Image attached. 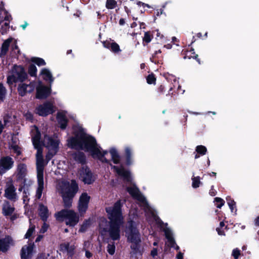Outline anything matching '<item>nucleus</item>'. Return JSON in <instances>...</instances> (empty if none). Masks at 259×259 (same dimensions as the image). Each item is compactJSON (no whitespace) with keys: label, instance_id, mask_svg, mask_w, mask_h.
I'll use <instances>...</instances> for the list:
<instances>
[{"label":"nucleus","instance_id":"nucleus-54","mask_svg":"<svg viewBox=\"0 0 259 259\" xmlns=\"http://www.w3.org/2000/svg\"><path fill=\"white\" fill-rule=\"evenodd\" d=\"M217 231H218V234L220 235H224L225 234L224 233L223 231H222L220 230V229L219 228H217Z\"/></svg>","mask_w":259,"mask_h":259},{"label":"nucleus","instance_id":"nucleus-39","mask_svg":"<svg viewBox=\"0 0 259 259\" xmlns=\"http://www.w3.org/2000/svg\"><path fill=\"white\" fill-rule=\"evenodd\" d=\"M196 150L198 153L201 154L202 155H204L205 154V153L206 152V148L205 147L200 145V146H198L196 147Z\"/></svg>","mask_w":259,"mask_h":259},{"label":"nucleus","instance_id":"nucleus-58","mask_svg":"<svg viewBox=\"0 0 259 259\" xmlns=\"http://www.w3.org/2000/svg\"><path fill=\"white\" fill-rule=\"evenodd\" d=\"M42 236H41V235L38 236L36 238V240H35V242H38V241H40V240H41V239H42Z\"/></svg>","mask_w":259,"mask_h":259},{"label":"nucleus","instance_id":"nucleus-46","mask_svg":"<svg viewBox=\"0 0 259 259\" xmlns=\"http://www.w3.org/2000/svg\"><path fill=\"white\" fill-rule=\"evenodd\" d=\"M91 246V243L89 241H85L84 242L82 250H89Z\"/></svg>","mask_w":259,"mask_h":259},{"label":"nucleus","instance_id":"nucleus-51","mask_svg":"<svg viewBox=\"0 0 259 259\" xmlns=\"http://www.w3.org/2000/svg\"><path fill=\"white\" fill-rule=\"evenodd\" d=\"M4 125L3 124L2 121L0 120V135L3 132V130L4 128Z\"/></svg>","mask_w":259,"mask_h":259},{"label":"nucleus","instance_id":"nucleus-47","mask_svg":"<svg viewBox=\"0 0 259 259\" xmlns=\"http://www.w3.org/2000/svg\"><path fill=\"white\" fill-rule=\"evenodd\" d=\"M11 149L13 150L15 152H16L17 154V155H19L20 154V151L19 149V147L18 146H12L11 147Z\"/></svg>","mask_w":259,"mask_h":259},{"label":"nucleus","instance_id":"nucleus-25","mask_svg":"<svg viewBox=\"0 0 259 259\" xmlns=\"http://www.w3.org/2000/svg\"><path fill=\"white\" fill-rule=\"evenodd\" d=\"M12 38H9L6 40L3 44L1 49V52L0 53V55L4 56L5 55L8 51L9 47L11 42L12 41Z\"/></svg>","mask_w":259,"mask_h":259},{"label":"nucleus","instance_id":"nucleus-4","mask_svg":"<svg viewBox=\"0 0 259 259\" xmlns=\"http://www.w3.org/2000/svg\"><path fill=\"white\" fill-rule=\"evenodd\" d=\"M78 189L77 184L75 181H72L70 184L64 180L58 181L57 190L61 195L65 207H69L71 205L72 199Z\"/></svg>","mask_w":259,"mask_h":259},{"label":"nucleus","instance_id":"nucleus-7","mask_svg":"<svg viewBox=\"0 0 259 259\" xmlns=\"http://www.w3.org/2000/svg\"><path fill=\"white\" fill-rule=\"evenodd\" d=\"M125 234L128 240L133 243L132 247L136 249L137 245L141 242V238L135 222L131 221L129 223Z\"/></svg>","mask_w":259,"mask_h":259},{"label":"nucleus","instance_id":"nucleus-24","mask_svg":"<svg viewBox=\"0 0 259 259\" xmlns=\"http://www.w3.org/2000/svg\"><path fill=\"white\" fill-rule=\"evenodd\" d=\"M14 211V208L8 201H5L3 205V213L5 215H10Z\"/></svg>","mask_w":259,"mask_h":259},{"label":"nucleus","instance_id":"nucleus-59","mask_svg":"<svg viewBox=\"0 0 259 259\" xmlns=\"http://www.w3.org/2000/svg\"><path fill=\"white\" fill-rule=\"evenodd\" d=\"M28 25V23L27 22H25L24 24L21 25V27L24 29Z\"/></svg>","mask_w":259,"mask_h":259},{"label":"nucleus","instance_id":"nucleus-15","mask_svg":"<svg viewBox=\"0 0 259 259\" xmlns=\"http://www.w3.org/2000/svg\"><path fill=\"white\" fill-rule=\"evenodd\" d=\"M5 195L10 200H15L17 199L16 189L11 179L9 180L7 183Z\"/></svg>","mask_w":259,"mask_h":259},{"label":"nucleus","instance_id":"nucleus-27","mask_svg":"<svg viewBox=\"0 0 259 259\" xmlns=\"http://www.w3.org/2000/svg\"><path fill=\"white\" fill-rule=\"evenodd\" d=\"M164 232L166 238H167V241L169 243V245H170L171 247H173L175 241L172 237V233L171 232L170 230L167 229L164 230Z\"/></svg>","mask_w":259,"mask_h":259},{"label":"nucleus","instance_id":"nucleus-30","mask_svg":"<svg viewBox=\"0 0 259 259\" xmlns=\"http://www.w3.org/2000/svg\"><path fill=\"white\" fill-rule=\"evenodd\" d=\"M107 48H110L111 50L115 53H118L120 51L119 45L115 42L109 44Z\"/></svg>","mask_w":259,"mask_h":259},{"label":"nucleus","instance_id":"nucleus-40","mask_svg":"<svg viewBox=\"0 0 259 259\" xmlns=\"http://www.w3.org/2000/svg\"><path fill=\"white\" fill-rule=\"evenodd\" d=\"M125 155L127 158V163L130 164V159L132 155L131 150L129 147H126L125 149Z\"/></svg>","mask_w":259,"mask_h":259},{"label":"nucleus","instance_id":"nucleus-8","mask_svg":"<svg viewBox=\"0 0 259 259\" xmlns=\"http://www.w3.org/2000/svg\"><path fill=\"white\" fill-rule=\"evenodd\" d=\"M42 145L48 150V152L46 155V159L48 161L57 152L59 141L57 139H53L47 135H45Z\"/></svg>","mask_w":259,"mask_h":259},{"label":"nucleus","instance_id":"nucleus-31","mask_svg":"<svg viewBox=\"0 0 259 259\" xmlns=\"http://www.w3.org/2000/svg\"><path fill=\"white\" fill-rule=\"evenodd\" d=\"M91 224V223L90 220H87L84 221L82 225L81 226L79 231L80 232H84L90 226Z\"/></svg>","mask_w":259,"mask_h":259},{"label":"nucleus","instance_id":"nucleus-62","mask_svg":"<svg viewBox=\"0 0 259 259\" xmlns=\"http://www.w3.org/2000/svg\"><path fill=\"white\" fill-rule=\"evenodd\" d=\"M144 67H145V64H142L141 65V67L142 68H144Z\"/></svg>","mask_w":259,"mask_h":259},{"label":"nucleus","instance_id":"nucleus-33","mask_svg":"<svg viewBox=\"0 0 259 259\" xmlns=\"http://www.w3.org/2000/svg\"><path fill=\"white\" fill-rule=\"evenodd\" d=\"M37 69L34 65L31 64L28 68V73L32 76H35L36 74Z\"/></svg>","mask_w":259,"mask_h":259},{"label":"nucleus","instance_id":"nucleus-64","mask_svg":"<svg viewBox=\"0 0 259 259\" xmlns=\"http://www.w3.org/2000/svg\"><path fill=\"white\" fill-rule=\"evenodd\" d=\"M212 175H213V176H215V175H216V173H215V172H212L211 173V174H210V176H212Z\"/></svg>","mask_w":259,"mask_h":259},{"label":"nucleus","instance_id":"nucleus-28","mask_svg":"<svg viewBox=\"0 0 259 259\" xmlns=\"http://www.w3.org/2000/svg\"><path fill=\"white\" fill-rule=\"evenodd\" d=\"M110 153L113 162L115 164L118 163L120 161V158L116 150L114 149H111L110 150Z\"/></svg>","mask_w":259,"mask_h":259},{"label":"nucleus","instance_id":"nucleus-38","mask_svg":"<svg viewBox=\"0 0 259 259\" xmlns=\"http://www.w3.org/2000/svg\"><path fill=\"white\" fill-rule=\"evenodd\" d=\"M116 4V2L114 0H107L106 2V7L108 9H113Z\"/></svg>","mask_w":259,"mask_h":259},{"label":"nucleus","instance_id":"nucleus-43","mask_svg":"<svg viewBox=\"0 0 259 259\" xmlns=\"http://www.w3.org/2000/svg\"><path fill=\"white\" fill-rule=\"evenodd\" d=\"M227 200L228 201V204L231 209L233 211V206L235 205V202L233 200H231L230 197H228L227 198Z\"/></svg>","mask_w":259,"mask_h":259},{"label":"nucleus","instance_id":"nucleus-20","mask_svg":"<svg viewBox=\"0 0 259 259\" xmlns=\"http://www.w3.org/2000/svg\"><path fill=\"white\" fill-rule=\"evenodd\" d=\"M18 92L21 96H23L27 92H31L34 89V86L30 83L29 84H26L25 83H21L18 87Z\"/></svg>","mask_w":259,"mask_h":259},{"label":"nucleus","instance_id":"nucleus-19","mask_svg":"<svg viewBox=\"0 0 259 259\" xmlns=\"http://www.w3.org/2000/svg\"><path fill=\"white\" fill-rule=\"evenodd\" d=\"M36 91V98L38 99L46 98L50 94V89L41 84L37 88Z\"/></svg>","mask_w":259,"mask_h":259},{"label":"nucleus","instance_id":"nucleus-22","mask_svg":"<svg viewBox=\"0 0 259 259\" xmlns=\"http://www.w3.org/2000/svg\"><path fill=\"white\" fill-rule=\"evenodd\" d=\"M38 212L39 215L42 221L44 222L46 221L50 215L47 207L44 205L42 204H39Z\"/></svg>","mask_w":259,"mask_h":259},{"label":"nucleus","instance_id":"nucleus-56","mask_svg":"<svg viewBox=\"0 0 259 259\" xmlns=\"http://www.w3.org/2000/svg\"><path fill=\"white\" fill-rule=\"evenodd\" d=\"M255 225L256 226H259V217H258L255 220Z\"/></svg>","mask_w":259,"mask_h":259},{"label":"nucleus","instance_id":"nucleus-41","mask_svg":"<svg viewBox=\"0 0 259 259\" xmlns=\"http://www.w3.org/2000/svg\"><path fill=\"white\" fill-rule=\"evenodd\" d=\"M34 229H35V227L33 226H31L29 227V229L28 230V231L25 236L26 238H29L31 236V235L32 234V233H33V232L34 231Z\"/></svg>","mask_w":259,"mask_h":259},{"label":"nucleus","instance_id":"nucleus-55","mask_svg":"<svg viewBox=\"0 0 259 259\" xmlns=\"http://www.w3.org/2000/svg\"><path fill=\"white\" fill-rule=\"evenodd\" d=\"M4 121V124H3V125L4 126H6L8 124V122H9L8 118H6V117H5Z\"/></svg>","mask_w":259,"mask_h":259},{"label":"nucleus","instance_id":"nucleus-32","mask_svg":"<svg viewBox=\"0 0 259 259\" xmlns=\"http://www.w3.org/2000/svg\"><path fill=\"white\" fill-rule=\"evenodd\" d=\"M192 187L194 188H198L201 183L199 177H193L192 179Z\"/></svg>","mask_w":259,"mask_h":259},{"label":"nucleus","instance_id":"nucleus-45","mask_svg":"<svg viewBox=\"0 0 259 259\" xmlns=\"http://www.w3.org/2000/svg\"><path fill=\"white\" fill-rule=\"evenodd\" d=\"M240 254V250L237 248L234 249L232 251V255L235 259H237Z\"/></svg>","mask_w":259,"mask_h":259},{"label":"nucleus","instance_id":"nucleus-63","mask_svg":"<svg viewBox=\"0 0 259 259\" xmlns=\"http://www.w3.org/2000/svg\"><path fill=\"white\" fill-rule=\"evenodd\" d=\"M5 19L6 20L9 21V16H6V18H5Z\"/></svg>","mask_w":259,"mask_h":259},{"label":"nucleus","instance_id":"nucleus-10","mask_svg":"<svg viewBox=\"0 0 259 259\" xmlns=\"http://www.w3.org/2000/svg\"><path fill=\"white\" fill-rule=\"evenodd\" d=\"M90 196L87 193H83L79 197L78 203V210L80 215H83L88 208Z\"/></svg>","mask_w":259,"mask_h":259},{"label":"nucleus","instance_id":"nucleus-16","mask_svg":"<svg viewBox=\"0 0 259 259\" xmlns=\"http://www.w3.org/2000/svg\"><path fill=\"white\" fill-rule=\"evenodd\" d=\"M34 247V244L33 243H29L28 245H24L21 250V259H29L31 258Z\"/></svg>","mask_w":259,"mask_h":259},{"label":"nucleus","instance_id":"nucleus-34","mask_svg":"<svg viewBox=\"0 0 259 259\" xmlns=\"http://www.w3.org/2000/svg\"><path fill=\"white\" fill-rule=\"evenodd\" d=\"M6 95V89L0 83V100L3 101Z\"/></svg>","mask_w":259,"mask_h":259},{"label":"nucleus","instance_id":"nucleus-42","mask_svg":"<svg viewBox=\"0 0 259 259\" xmlns=\"http://www.w3.org/2000/svg\"><path fill=\"white\" fill-rule=\"evenodd\" d=\"M155 78L153 74L149 75L147 78V82L149 84L153 83L155 81Z\"/></svg>","mask_w":259,"mask_h":259},{"label":"nucleus","instance_id":"nucleus-57","mask_svg":"<svg viewBox=\"0 0 259 259\" xmlns=\"http://www.w3.org/2000/svg\"><path fill=\"white\" fill-rule=\"evenodd\" d=\"M119 23L120 25H123L125 23L124 19H120Z\"/></svg>","mask_w":259,"mask_h":259},{"label":"nucleus","instance_id":"nucleus-53","mask_svg":"<svg viewBox=\"0 0 259 259\" xmlns=\"http://www.w3.org/2000/svg\"><path fill=\"white\" fill-rule=\"evenodd\" d=\"M177 259H183V254L181 252H179L177 255Z\"/></svg>","mask_w":259,"mask_h":259},{"label":"nucleus","instance_id":"nucleus-21","mask_svg":"<svg viewBox=\"0 0 259 259\" xmlns=\"http://www.w3.org/2000/svg\"><path fill=\"white\" fill-rule=\"evenodd\" d=\"M60 247L63 251L66 252L68 255L71 256L74 253L76 247L74 244L70 245L68 243H65L61 244Z\"/></svg>","mask_w":259,"mask_h":259},{"label":"nucleus","instance_id":"nucleus-29","mask_svg":"<svg viewBox=\"0 0 259 259\" xmlns=\"http://www.w3.org/2000/svg\"><path fill=\"white\" fill-rule=\"evenodd\" d=\"M73 158L75 160L82 163L84 161L85 158L84 154L81 152H77L73 155Z\"/></svg>","mask_w":259,"mask_h":259},{"label":"nucleus","instance_id":"nucleus-12","mask_svg":"<svg viewBox=\"0 0 259 259\" xmlns=\"http://www.w3.org/2000/svg\"><path fill=\"white\" fill-rule=\"evenodd\" d=\"M27 174V166L25 164L20 163L17 165L15 175L17 182H22L25 181Z\"/></svg>","mask_w":259,"mask_h":259},{"label":"nucleus","instance_id":"nucleus-1","mask_svg":"<svg viewBox=\"0 0 259 259\" xmlns=\"http://www.w3.org/2000/svg\"><path fill=\"white\" fill-rule=\"evenodd\" d=\"M68 145L71 148L84 150L90 152L94 158H98L106 162L108 160L104 156L108 153L107 151L101 152L96 144L95 139L87 135L82 131L75 134L74 137L68 140Z\"/></svg>","mask_w":259,"mask_h":259},{"label":"nucleus","instance_id":"nucleus-26","mask_svg":"<svg viewBox=\"0 0 259 259\" xmlns=\"http://www.w3.org/2000/svg\"><path fill=\"white\" fill-rule=\"evenodd\" d=\"M41 74L42 75L43 78L46 80L49 81L50 82H52L53 81L52 74L48 69H42L41 71Z\"/></svg>","mask_w":259,"mask_h":259},{"label":"nucleus","instance_id":"nucleus-6","mask_svg":"<svg viewBox=\"0 0 259 259\" xmlns=\"http://www.w3.org/2000/svg\"><path fill=\"white\" fill-rule=\"evenodd\" d=\"M56 219L62 222L65 220L66 224L73 227L79 222L78 214L71 209H63L55 214Z\"/></svg>","mask_w":259,"mask_h":259},{"label":"nucleus","instance_id":"nucleus-23","mask_svg":"<svg viewBox=\"0 0 259 259\" xmlns=\"http://www.w3.org/2000/svg\"><path fill=\"white\" fill-rule=\"evenodd\" d=\"M57 119L59 123L60 124V127L62 129H64L67 124V120L66 117L65 112H60L58 113Z\"/></svg>","mask_w":259,"mask_h":259},{"label":"nucleus","instance_id":"nucleus-17","mask_svg":"<svg viewBox=\"0 0 259 259\" xmlns=\"http://www.w3.org/2000/svg\"><path fill=\"white\" fill-rule=\"evenodd\" d=\"M14 164V161L10 157H6L1 159L0 160V168L3 173L7 170L11 169Z\"/></svg>","mask_w":259,"mask_h":259},{"label":"nucleus","instance_id":"nucleus-35","mask_svg":"<svg viewBox=\"0 0 259 259\" xmlns=\"http://www.w3.org/2000/svg\"><path fill=\"white\" fill-rule=\"evenodd\" d=\"M115 249V247L114 243H109L108 244L107 250L110 254L113 255L114 253Z\"/></svg>","mask_w":259,"mask_h":259},{"label":"nucleus","instance_id":"nucleus-50","mask_svg":"<svg viewBox=\"0 0 259 259\" xmlns=\"http://www.w3.org/2000/svg\"><path fill=\"white\" fill-rule=\"evenodd\" d=\"M85 252V256L90 258L92 256V253L90 252L89 250H84Z\"/></svg>","mask_w":259,"mask_h":259},{"label":"nucleus","instance_id":"nucleus-61","mask_svg":"<svg viewBox=\"0 0 259 259\" xmlns=\"http://www.w3.org/2000/svg\"><path fill=\"white\" fill-rule=\"evenodd\" d=\"M210 194L212 196H214L215 195L214 193L213 192H212H212L211 191L210 192Z\"/></svg>","mask_w":259,"mask_h":259},{"label":"nucleus","instance_id":"nucleus-2","mask_svg":"<svg viewBox=\"0 0 259 259\" xmlns=\"http://www.w3.org/2000/svg\"><path fill=\"white\" fill-rule=\"evenodd\" d=\"M32 142L35 149H37L36 154V168H37V188L36 189V197L40 199L42 191L44 189V169L46 165L42 156V149L41 147V142L40 140V133L38 132L37 127L34 126L32 130Z\"/></svg>","mask_w":259,"mask_h":259},{"label":"nucleus","instance_id":"nucleus-44","mask_svg":"<svg viewBox=\"0 0 259 259\" xmlns=\"http://www.w3.org/2000/svg\"><path fill=\"white\" fill-rule=\"evenodd\" d=\"M143 40H144V41H145L147 42H149L151 41V37L149 32H147L145 33Z\"/></svg>","mask_w":259,"mask_h":259},{"label":"nucleus","instance_id":"nucleus-13","mask_svg":"<svg viewBox=\"0 0 259 259\" xmlns=\"http://www.w3.org/2000/svg\"><path fill=\"white\" fill-rule=\"evenodd\" d=\"M14 244L15 242L10 236L7 235L5 238L0 239V252H6Z\"/></svg>","mask_w":259,"mask_h":259},{"label":"nucleus","instance_id":"nucleus-49","mask_svg":"<svg viewBox=\"0 0 259 259\" xmlns=\"http://www.w3.org/2000/svg\"><path fill=\"white\" fill-rule=\"evenodd\" d=\"M25 118L27 120H31L32 118V114L29 113V112H27L25 114Z\"/></svg>","mask_w":259,"mask_h":259},{"label":"nucleus","instance_id":"nucleus-9","mask_svg":"<svg viewBox=\"0 0 259 259\" xmlns=\"http://www.w3.org/2000/svg\"><path fill=\"white\" fill-rule=\"evenodd\" d=\"M27 77V74L23 68L20 66H15L12 70V75H9L7 78L9 84H12L16 81H23Z\"/></svg>","mask_w":259,"mask_h":259},{"label":"nucleus","instance_id":"nucleus-36","mask_svg":"<svg viewBox=\"0 0 259 259\" xmlns=\"http://www.w3.org/2000/svg\"><path fill=\"white\" fill-rule=\"evenodd\" d=\"M32 61L39 66H42L46 64L45 61L41 58H33L32 59Z\"/></svg>","mask_w":259,"mask_h":259},{"label":"nucleus","instance_id":"nucleus-18","mask_svg":"<svg viewBox=\"0 0 259 259\" xmlns=\"http://www.w3.org/2000/svg\"><path fill=\"white\" fill-rule=\"evenodd\" d=\"M112 168L118 174V176L121 177L125 181L130 182L131 181V177L128 171L125 169L122 166L117 167L113 166Z\"/></svg>","mask_w":259,"mask_h":259},{"label":"nucleus","instance_id":"nucleus-11","mask_svg":"<svg viewBox=\"0 0 259 259\" xmlns=\"http://www.w3.org/2000/svg\"><path fill=\"white\" fill-rule=\"evenodd\" d=\"M79 179L85 184H90L94 181V178L90 169L86 167H82L79 171Z\"/></svg>","mask_w":259,"mask_h":259},{"label":"nucleus","instance_id":"nucleus-37","mask_svg":"<svg viewBox=\"0 0 259 259\" xmlns=\"http://www.w3.org/2000/svg\"><path fill=\"white\" fill-rule=\"evenodd\" d=\"M215 201L216 202V205L217 207L220 208L225 204L224 200L223 199L219 197H216L215 198Z\"/></svg>","mask_w":259,"mask_h":259},{"label":"nucleus","instance_id":"nucleus-5","mask_svg":"<svg viewBox=\"0 0 259 259\" xmlns=\"http://www.w3.org/2000/svg\"><path fill=\"white\" fill-rule=\"evenodd\" d=\"M128 193L135 199H137L141 206L144 209L147 220L149 222L155 221L156 223H159V219L157 216L154 210L150 207L145 197L140 193L139 189L133 186L131 187L127 188Z\"/></svg>","mask_w":259,"mask_h":259},{"label":"nucleus","instance_id":"nucleus-60","mask_svg":"<svg viewBox=\"0 0 259 259\" xmlns=\"http://www.w3.org/2000/svg\"><path fill=\"white\" fill-rule=\"evenodd\" d=\"M224 225H225V224H224V222H221L220 223V226H221V227H224Z\"/></svg>","mask_w":259,"mask_h":259},{"label":"nucleus","instance_id":"nucleus-14","mask_svg":"<svg viewBox=\"0 0 259 259\" xmlns=\"http://www.w3.org/2000/svg\"><path fill=\"white\" fill-rule=\"evenodd\" d=\"M37 113L41 116H47L49 114L53 113L55 110L54 106L50 102L45 103L39 106L36 109Z\"/></svg>","mask_w":259,"mask_h":259},{"label":"nucleus","instance_id":"nucleus-52","mask_svg":"<svg viewBox=\"0 0 259 259\" xmlns=\"http://www.w3.org/2000/svg\"><path fill=\"white\" fill-rule=\"evenodd\" d=\"M151 255L153 256H155L156 255H157V250L156 249H153L152 251H151Z\"/></svg>","mask_w":259,"mask_h":259},{"label":"nucleus","instance_id":"nucleus-48","mask_svg":"<svg viewBox=\"0 0 259 259\" xmlns=\"http://www.w3.org/2000/svg\"><path fill=\"white\" fill-rule=\"evenodd\" d=\"M48 227H49L48 225L46 223H44V224L40 230V232L42 233H45L48 229Z\"/></svg>","mask_w":259,"mask_h":259},{"label":"nucleus","instance_id":"nucleus-3","mask_svg":"<svg viewBox=\"0 0 259 259\" xmlns=\"http://www.w3.org/2000/svg\"><path fill=\"white\" fill-rule=\"evenodd\" d=\"M120 201H117L113 206L106 208L108 218L110 220L109 235L113 240H118L120 238V226L122 224L123 218L121 213Z\"/></svg>","mask_w":259,"mask_h":259}]
</instances>
